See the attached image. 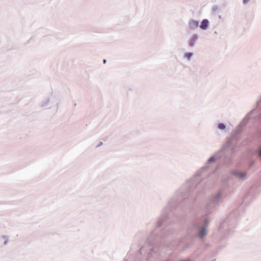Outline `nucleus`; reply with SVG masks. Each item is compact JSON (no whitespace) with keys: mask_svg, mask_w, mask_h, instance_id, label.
I'll return each instance as SVG.
<instances>
[{"mask_svg":"<svg viewBox=\"0 0 261 261\" xmlns=\"http://www.w3.org/2000/svg\"><path fill=\"white\" fill-rule=\"evenodd\" d=\"M247 122V118H245L242 121L241 125H245Z\"/></svg>","mask_w":261,"mask_h":261,"instance_id":"nucleus-9","label":"nucleus"},{"mask_svg":"<svg viewBox=\"0 0 261 261\" xmlns=\"http://www.w3.org/2000/svg\"><path fill=\"white\" fill-rule=\"evenodd\" d=\"M206 233V230L203 229L202 231V232L200 233L199 234V237L202 238L204 236V234Z\"/></svg>","mask_w":261,"mask_h":261,"instance_id":"nucleus-8","label":"nucleus"},{"mask_svg":"<svg viewBox=\"0 0 261 261\" xmlns=\"http://www.w3.org/2000/svg\"><path fill=\"white\" fill-rule=\"evenodd\" d=\"M241 125H240L239 126V128L237 130L236 132V134L233 135L232 137H231L230 139H228L227 141V147H231L232 146L234 145V143L236 142V138L237 134H239L240 133L241 130Z\"/></svg>","mask_w":261,"mask_h":261,"instance_id":"nucleus-2","label":"nucleus"},{"mask_svg":"<svg viewBox=\"0 0 261 261\" xmlns=\"http://www.w3.org/2000/svg\"><path fill=\"white\" fill-rule=\"evenodd\" d=\"M214 158L213 157H212L210 159H209V161L210 162H211L212 161H214Z\"/></svg>","mask_w":261,"mask_h":261,"instance_id":"nucleus-12","label":"nucleus"},{"mask_svg":"<svg viewBox=\"0 0 261 261\" xmlns=\"http://www.w3.org/2000/svg\"><path fill=\"white\" fill-rule=\"evenodd\" d=\"M218 128L221 130H224L226 128L225 125L223 123H219L218 124Z\"/></svg>","mask_w":261,"mask_h":261,"instance_id":"nucleus-7","label":"nucleus"},{"mask_svg":"<svg viewBox=\"0 0 261 261\" xmlns=\"http://www.w3.org/2000/svg\"><path fill=\"white\" fill-rule=\"evenodd\" d=\"M189 28L192 30H196L199 27V21L193 19H190L188 21Z\"/></svg>","mask_w":261,"mask_h":261,"instance_id":"nucleus-3","label":"nucleus"},{"mask_svg":"<svg viewBox=\"0 0 261 261\" xmlns=\"http://www.w3.org/2000/svg\"><path fill=\"white\" fill-rule=\"evenodd\" d=\"M194 54L192 52H188L186 53L184 55V59H186L188 61H190L192 57H193Z\"/></svg>","mask_w":261,"mask_h":261,"instance_id":"nucleus-6","label":"nucleus"},{"mask_svg":"<svg viewBox=\"0 0 261 261\" xmlns=\"http://www.w3.org/2000/svg\"><path fill=\"white\" fill-rule=\"evenodd\" d=\"M199 38V35L196 34H193L189 41V45L190 47H193L195 46L196 42L198 40Z\"/></svg>","mask_w":261,"mask_h":261,"instance_id":"nucleus-4","label":"nucleus"},{"mask_svg":"<svg viewBox=\"0 0 261 261\" xmlns=\"http://www.w3.org/2000/svg\"><path fill=\"white\" fill-rule=\"evenodd\" d=\"M249 1H250V0H243V4L246 5V4H248Z\"/></svg>","mask_w":261,"mask_h":261,"instance_id":"nucleus-10","label":"nucleus"},{"mask_svg":"<svg viewBox=\"0 0 261 261\" xmlns=\"http://www.w3.org/2000/svg\"><path fill=\"white\" fill-rule=\"evenodd\" d=\"M208 25H209L208 20L207 19H204L201 21V24L199 25V27L202 30H206L207 29Z\"/></svg>","mask_w":261,"mask_h":261,"instance_id":"nucleus-5","label":"nucleus"},{"mask_svg":"<svg viewBox=\"0 0 261 261\" xmlns=\"http://www.w3.org/2000/svg\"><path fill=\"white\" fill-rule=\"evenodd\" d=\"M103 62L104 63H106V60L104 59Z\"/></svg>","mask_w":261,"mask_h":261,"instance_id":"nucleus-13","label":"nucleus"},{"mask_svg":"<svg viewBox=\"0 0 261 261\" xmlns=\"http://www.w3.org/2000/svg\"><path fill=\"white\" fill-rule=\"evenodd\" d=\"M103 145L102 142H99L98 144L96 145V147H100Z\"/></svg>","mask_w":261,"mask_h":261,"instance_id":"nucleus-11","label":"nucleus"},{"mask_svg":"<svg viewBox=\"0 0 261 261\" xmlns=\"http://www.w3.org/2000/svg\"><path fill=\"white\" fill-rule=\"evenodd\" d=\"M60 102V95L56 91H52L49 95L43 99L40 102V106L43 109H50L58 107Z\"/></svg>","mask_w":261,"mask_h":261,"instance_id":"nucleus-1","label":"nucleus"}]
</instances>
